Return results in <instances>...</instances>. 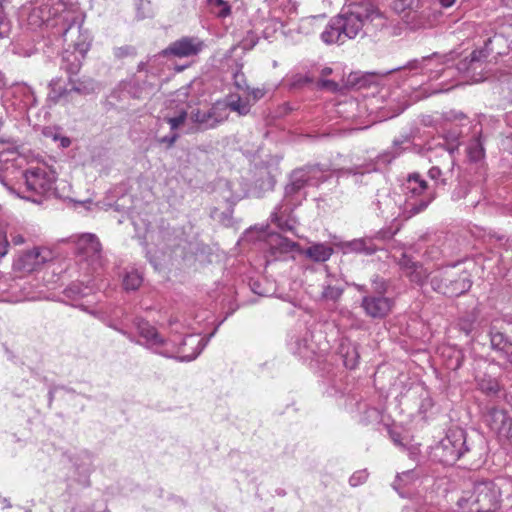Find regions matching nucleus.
<instances>
[{
	"instance_id": "f257e3e1",
	"label": "nucleus",
	"mask_w": 512,
	"mask_h": 512,
	"mask_svg": "<svg viewBox=\"0 0 512 512\" xmlns=\"http://www.w3.org/2000/svg\"><path fill=\"white\" fill-rule=\"evenodd\" d=\"M140 336L145 340V346L155 353L167 358H177L180 361L194 360L205 348L208 340L197 335H187L179 346L173 341L163 339L156 328L148 322L140 321L137 324Z\"/></svg>"
},
{
	"instance_id": "f03ea898",
	"label": "nucleus",
	"mask_w": 512,
	"mask_h": 512,
	"mask_svg": "<svg viewBox=\"0 0 512 512\" xmlns=\"http://www.w3.org/2000/svg\"><path fill=\"white\" fill-rule=\"evenodd\" d=\"M307 181L306 174L302 168L291 172L289 182L285 186L284 198L271 214V221L280 230L293 232L296 228L297 220L292 215V212L306 198L305 187L310 186Z\"/></svg>"
},
{
	"instance_id": "7ed1b4c3",
	"label": "nucleus",
	"mask_w": 512,
	"mask_h": 512,
	"mask_svg": "<svg viewBox=\"0 0 512 512\" xmlns=\"http://www.w3.org/2000/svg\"><path fill=\"white\" fill-rule=\"evenodd\" d=\"M501 495L494 481H481L462 491L457 506L462 512H494L500 506Z\"/></svg>"
},
{
	"instance_id": "20e7f679",
	"label": "nucleus",
	"mask_w": 512,
	"mask_h": 512,
	"mask_svg": "<svg viewBox=\"0 0 512 512\" xmlns=\"http://www.w3.org/2000/svg\"><path fill=\"white\" fill-rule=\"evenodd\" d=\"M404 219L423 212L436 198L435 187L430 186L419 174H410L403 184Z\"/></svg>"
},
{
	"instance_id": "39448f33",
	"label": "nucleus",
	"mask_w": 512,
	"mask_h": 512,
	"mask_svg": "<svg viewBox=\"0 0 512 512\" xmlns=\"http://www.w3.org/2000/svg\"><path fill=\"white\" fill-rule=\"evenodd\" d=\"M480 455L468 444L466 432L456 428L448 431L446 436L433 448V459L443 465H454L465 455Z\"/></svg>"
},
{
	"instance_id": "423d86ee",
	"label": "nucleus",
	"mask_w": 512,
	"mask_h": 512,
	"mask_svg": "<svg viewBox=\"0 0 512 512\" xmlns=\"http://www.w3.org/2000/svg\"><path fill=\"white\" fill-rule=\"evenodd\" d=\"M430 283L434 291L448 297H458L472 285L470 274L459 264L439 269L432 275Z\"/></svg>"
},
{
	"instance_id": "0eeeda50",
	"label": "nucleus",
	"mask_w": 512,
	"mask_h": 512,
	"mask_svg": "<svg viewBox=\"0 0 512 512\" xmlns=\"http://www.w3.org/2000/svg\"><path fill=\"white\" fill-rule=\"evenodd\" d=\"M56 182L55 171L44 163L31 165L23 172L24 193L23 198L33 202L39 200L35 197H45L54 193Z\"/></svg>"
},
{
	"instance_id": "6e6552de",
	"label": "nucleus",
	"mask_w": 512,
	"mask_h": 512,
	"mask_svg": "<svg viewBox=\"0 0 512 512\" xmlns=\"http://www.w3.org/2000/svg\"><path fill=\"white\" fill-rule=\"evenodd\" d=\"M379 16V10L371 2L352 5L349 10L337 15L345 41L364 34L363 27L367 20Z\"/></svg>"
},
{
	"instance_id": "1a4fd4ad",
	"label": "nucleus",
	"mask_w": 512,
	"mask_h": 512,
	"mask_svg": "<svg viewBox=\"0 0 512 512\" xmlns=\"http://www.w3.org/2000/svg\"><path fill=\"white\" fill-rule=\"evenodd\" d=\"M26 159L13 147L0 148V183L10 192H16V184L23 180Z\"/></svg>"
},
{
	"instance_id": "9d476101",
	"label": "nucleus",
	"mask_w": 512,
	"mask_h": 512,
	"mask_svg": "<svg viewBox=\"0 0 512 512\" xmlns=\"http://www.w3.org/2000/svg\"><path fill=\"white\" fill-rule=\"evenodd\" d=\"M74 243L75 253L80 262L87 263L94 270L102 265V246L95 234L78 235Z\"/></svg>"
},
{
	"instance_id": "9b49d317",
	"label": "nucleus",
	"mask_w": 512,
	"mask_h": 512,
	"mask_svg": "<svg viewBox=\"0 0 512 512\" xmlns=\"http://www.w3.org/2000/svg\"><path fill=\"white\" fill-rule=\"evenodd\" d=\"M227 105L217 101L207 109H192L189 118L199 130H209L217 127L228 119Z\"/></svg>"
},
{
	"instance_id": "f8f14e48",
	"label": "nucleus",
	"mask_w": 512,
	"mask_h": 512,
	"mask_svg": "<svg viewBox=\"0 0 512 512\" xmlns=\"http://www.w3.org/2000/svg\"><path fill=\"white\" fill-rule=\"evenodd\" d=\"M446 62V56H439L437 54H433L432 56L429 57L413 59L409 61L404 67L393 69L390 72L405 69L413 72L414 74H426L430 79L434 80L438 79L443 74L451 70L450 67L444 66Z\"/></svg>"
},
{
	"instance_id": "ddd939ff",
	"label": "nucleus",
	"mask_w": 512,
	"mask_h": 512,
	"mask_svg": "<svg viewBox=\"0 0 512 512\" xmlns=\"http://www.w3.org/2000/svg\"><path fill=\"white\" fill-rule=\"evenodd\" d=\"M67 26L62 31L63 42L68 48L86 55L91 47V37L87 31L82 30L80 24L76 23V19L64 18Z\"/></svg>"
},
{
	"instance_id": "4468645a",
	"label": "nucleus",
	"mask_w": 512,
	"mask_h": 512,
	"mask_svg": "<svg viewBox=\"0 0 512 512\" xmlns=\"http://www.w3.org/2000/svg\"><path fill=\"white\" fill-rule=\"evenodd\" d=\"M205 48L204 41L197 36H184L170 43L161 54L176 58H188L197 56Z\"/></svg>"
},
{
	"instance_id": "2eb2a0df",
	"label": "nucleus",
	"mask_w": 512,
	"mask_h": 512,
	"mask_svg": "<svg viewBox=\"0 0 512 512\" xmlns=\"http://www.w3.org/2000/svg\"><path fill=\"white\" fill-rule=\"evenodd\" d=\"M53 259L52 250L46 247H35L24 252L16 262L19 270L25 273H32L39 270L44 264Z\"/></svg>"
},
{
	"instance_id": "dca6fc26",
	"label": "nucleus",
	"mask_w": 512,
	"mask_h": 512,
	"mask_svg": "<svg viewBox=\"0 0 512 512\" xmlns=\"http://www.w3.org/2000/svg\"><path fill=\"white\" fill-rule=\"evenodd\" d=\"M394 301L384 295H364L361 300V307L365 314L373 319H383L392 310Z\"/></svg>"
},
{
	"instance_id": "f3484780",
	"label": "nucleus",
	"mask_w": 512,
	"mask_h": 512,
	"mask_svg": "<svg viewBox=\"0 0 512 512\" xmlns=\"http://www.w3.org/2000/svg\"><path fill=\"white\" fill-rule=\"evenodd\" d=\"M398 198H400V196ZM373 205L376 207V210L379 211V214L386 219L395 220L400 216L404 218L402 209L403 202L401 199H396L395 196L388 193L378 192Z\"/></svg>"
},
{
	"instance_id": "a211bd4d",
	"label": "nucleus",
	"mask_w": 512,
	"mask_h": 512,
	"mask_svg": "<svg viewBox=\"0 0 512 512\" xmlns=\"http://www.w3.org/2000/svg\"><path fill=\"white\" fill-rule=\"evenodd\" d=\"M486 423L499 436L512 438V419L502 409L492 408L486 415Z\"/></svg>"
},
{
	"instance_id": "6ab92c4d",
	"label": "nucleus",
	"mask_w": 512,
	"mask_h": 512,
	"mask_svg": "<svg viewBox=\"0 0 512 512\" xmlns=\"http://www.w3.org/2000/svg\"><path fill=\"white\" fill-rule=\"evenodd\" d=\"M398 264L404 275L418 285H422L428 277L427 270L420 263L413 261L406 253L401 254Z\"/></svg>"
},
{
	"instance_id": "aec40b11",
	"label": "nucleus",
	"mask_w": 512,
	"mask_h": 512,
	"mask_svg": "<svg viewBox=\"0 0 512 512\" xmlns=\"http://www.w3.org/2000/svg\"><path fill=\"white\" fill-rule=\"evenodd\" d=\"M490 43L491 39L489 38L485 41L484 48L472 51L469 58H465L458 63L457 69L465 73H474L478 68H482L484 61L491 52V50L488 49Z\"/></svg>"
},
{
	"instance_id": "412c9836",
	"label": "nucleus",
	"mask_w": 512,
	"mask_h": 512,
	"mask_svg": "<svg viewBox=\"0 0 512 512\" xmlns=\"http://www.w3.org/2000/svg\"><path fill=\"white\" fill-rule=\"evenodd\" d=\"M85 56L86 55H82L80 52L67 47L62 53L60 67L69 77L74 76L80 71Z\"/></svg>"
},
{
	"instance_id": "4be33fe9",
	"label": "nucleus",
	"mask_w": 512,
	"mask_h": 512,
	"mask_svg": "<svg viewBox=\"0 0 512 512\" xmlns=\"http://www.w3.org/2000/svg\"><path fill=\"white\" fill-rule=\"evenodd\" d=\"M452 199L459 201L468 199L469 206L475 208L481 200L479 189L468 182H459L452 192Z\"/></svg>"
},
{
	"instance_id": "5701e85b",
	"label": "nucleus",
	"mask_w": 512,
	"mask_h": 512,
	"mask_svg": "<svg viewBox=\"0 0 512 512\" xmlns=\"http://www.w3.org/2000/svg\"><path fill=\"white\" fill-rule=\"evenodd\" d=\"M320 38L327 45H341L346 42L337 16L330 19L324 30L321 32Z\"/></svg>"
},
{
	"instance_id": "b1692460",
	"label": "nucleus",
	"mask_w": 512,
	"mask_h": 512,
	"mask_svg": "<svg viewBox=\"0 0 512 512\" xmlns=\"http://www.w3.org/2000/svg\"><path fill=\"white\" fill-rule=\"evenodd\" d=\"M459 143L457 139H454L453 141L449 142L447 139L444 140V142L436 143L435 145H432L431 143H428L425 147L426 156L430 161H432L433 157L447 155L450 159H452L453 153L458 149Z\"/></svg>"
},
{
	"instance_id": "393cba45",
	"label": "nucleus",
	"mask_w": 512,
	"mask_h": 512,
	"mask_svg": "<svg viewBox=\"0 0 512 512\" xmlns=\"http://www.w3.org/2000/svg\"><path fill=\"white\" fill-rule=\"evenodd\" d=\"M346 249L350 252L372 255L380 249V246L374 242V238L366 236L349 241Z\"/></svg>"
},
{
	"instance_id": "a878e982",
	"label": "nucleus",
	"mask_w": 512,
	"mask_h": 512,
	"mask_svg": "<svg viewBox=\"0 0 512 512\" xmlns=\"http://www.w3.org/2000/svg\"><path fill=\"white\" fill-rule=\"evenodd\" d=\"M154 90L152 84L147 81L133 79L123 84V91L135 99H144L148 97Z\"/></svg>"
},
{
	"instance_id": "bb28decb",
	"label": "nucleus",
	"mask_w": 512,
	"mask_h": 512,
	"mask_svg": "<svg viewBox=\"0 0 512 512\" xmlns=\"http://www.w3.org/2000/svg\"><path fill=\"white\" fill-rule=\"evenodd\" d=\"M333 252L334 250L329 244L313 243L303 251V254L315 262H325L331 257Z\"/></svg>"
},
{
	"instance_id": "cd10ccee",
	"label": "nucleus",
	"mask_w": 512,
	"mask_h": 512,
	"mask_svg": "<svg viewBox=\"0 0 512 512\" xmlns=\"http://www.w3.org/2000/svg\"><path fill=\"white\" fill-rule=\"evenodd\" d=\"M68 83L71 86V90L74 93L80 95H90L95 93L98 90L97 82L89 77H82L79 79H74L72 76L68 77Z\"/></svg>"
},
{
	"instance_id": "c85d7f7f",
	"label": "nucleus",
	"mask_w": 512,
	"mask_h": 512,
	"mask_svg": "<svg viewBox=\"0 0 512 512\" xmlns=\"http://www.w3.org/2000/svg\"><path fill=\"white\" fill-rule=\"evenodd\" d=\"M49 89L48 98L53 103H68L70 101V95L72 93L71 87H63L59 78H54L50 81Z\"/></svg>"
},
{
	"instance_id": "c756f323",
	"label": "nucleus",
	"mask_w": 512,
	"mask_h": 512,
	"mask_svg": "<svg viewBox=\"0 0 512 512\" xmlns=\"http://www.w3.org/2000/svg\"><path fill=\"white\" fill-rule=\"evenodd\" d=\"M343 292L344 289L337 280L328 278L322 284L321 299L336 302L341 298Z\"/></svg>"
},
{
	"instance_id": "7c9ffc66",
	"label": "nucleus",
	"mask_w": 512,
	"mask_h": 512,
	"mask_svg": "<svg viewBox=\"0 0 512 512\" xmlns=\"http://www.w3.org/2000/svg\"><path fill=\"white\" fill-rule=\"evenodd\" d=\"M406 23L411 30L426 29L433 26V23L430 20V14L425 10L410 13L407 16Z\"/></svg>"
},
{
	"instance_id": "2f4dec72",
	"label": "nucleus",
	"mask_w": 512,
	"mask_h": 512,
	"mask_svg": "<svg viewBox=\"0 0 512 512\" xmlns=\"http://www.w3.org/2000/svg\"><path fill=\"white\" fill-rule=\"evenodd\" d=\"M491 347L495 350L504 352L510 357L512 353V343L501 332L495 331V327H491L489 331Z\"/></svg>"
},
{
	"instance_id": "473e14b6",
	"label": "nucleus",
	"mask_w": 512,
	"mask_h": 512,
	"mask_svg": "<svg viewBox=\"0 0 512 512\" xmlns=\"http://www.w3.org/2000/svg\"><path fill=\"white\" fill-rule=\"evenodd\" d=\"M340 354L343 358V363L346 368L354 369L357 367L360 355L355 344H342L340 347Z\"/></svg>"
},
{
	"instance_id": "72a5a7b5",
	"label": "nucleus",
	"mask_w": 512,
	"mask_h": 512,
	"mask_svg": "<svg viewBox=\"0 0 512 512\" xmlns=\"http://www.w3.org/2000/svg\"><path fill=\"white\" fill-rule=\"evenodd\" d=\"M323 19L324 16H310L302 18L297 25L296 31L297 33L305 36L311 35L321 28V22Z\"/></svg>"
},
{
	"instance_id": "f704fd0d",
	"label": "nucleus",
	"mask_w": 512,
	"mask_h": 512,
	"mask_svg": "<svg viewBox=\"0 0 512 512\" xmlns=\"http://www.w3.org/2000/svg\"><path fill=\"white\" fill-rule=\"evenodd\" d=\"M302 170H304L310 186H318L328 178L325 171L319 165H307L302 167Z\"/></svg>"
},
{
	"instance_id": "c9c22d12",
	"label": "nucleus",
	"mask_w": 512,
	"mask_h": 512,
	"mask_svg": "<svg viewBox=\"0 0 512 512\" xmlns=\"http://www.w3.org/2000/svg\"><path fill=\"white\" fill-rule=\"evenodd\" d=\"M91 291L92 290L89 286L83 285L79 282H73L65 288L63 293L67 298L73 301H78L81 298L88 296Z\"/></svg>"
},
{
	"instance_id": "e433bc0d",
	"label": "nucleus",
	"mask_w": 512,
	"mask_h": 512,
	"mask_svg": "<svg viewBox=\"0 0 512 512\" xmlns=\"http://www.w3.org/2000/svg\"><path fill=\"white\" fill-rule=\"evenodd\" d=\"M227 110L237 112L240 116H245L250 112L251 106L248 101L242 100L238 95H230L227 103Z\"/></svg>"
},
{
	"instance_id": "4c0bfd02",
	"label": "nucleus",
	"mask_w": 512,
	"mask_h": 512,
	"mask_svg": "<svg viewBox=\"0 0 512 512\" xmlns=\"http://www.w3.org/2000/svg\"><path fill=\"white\" fill-rule=\"evenodd\" d=\"M142 282V274L137 270H131L124 275L123 287L126 291H135L141 286Z\"/></svg>"
},
{
	"instance_id": "58836bf2",
	"label": "nucleus",
	"mask_w": 512,
	"mask_h": 512,
	"mask_svg": "<svg viewBox=\"0 0 512 512\" xmlns=\"http://www.w3.org/2000/svg\"><path fill=\"white\" fill-rule=\"evenodd\" d=\"M419 478V474L415 470H407L402 473H399L396 476L395 481L393 482V487L395 490L402 489L410 484H412L415 480Z\"/></svg>"
},
{
	"instance_id": "ea45409f",
	"label": "nucleus",
	"mask_w": 512,
	"mask_h": 512,
	"mask_svg": "<svg viewBox=\"0 0 512 512\" xmlns=\"http://www.w3.org/2000/svg\"><path fill=\"white\" fill-rule=\"evenodd\" d=\"M211 12L220 18H225L231 14V6L224 0H207Z\"/></svg>"
},
{
	"instance_id": "a19ab883",
	"label": "nucleus",
	"mask_w": 512,
	"mask_h": 512,
	"mask_svg": "<svg viewBox=\"0 0 512 512\" xmlns=\"http://www.w3.org/2000/svg\"><path fill=\"white\" fill-rule=\"evenodd\" d=\"M332 73V69L329 67H325L321 71V78L319 79L317 86L321 89H326L332 92H337L341 90L343 85L339 84L335 80H327L324 77L330 75Z\"/></svg>"
},
{
	"instance_id": "79ce46f5",
	"label": "nucleus",
	"mask_w": 512,
	"mask_h": 512,
	"mask_svg": "<svg viewBox=\"0 0 512 512\" xmlns=\"http://www.w3.org/2000/svg\"><path fill=\"white\" fill-rule=\"evenodd\" d=\"M15 93H19L23 96V106L24 108H30L32 106H35L37 103L36 96L34 94V91L31 87L23 84L18 85L15 89Z\"/></svg>"
},
{
	"instance_id": "37998d69",
	"label": "nucleus",
	"mask_w": 512,
	"mask_h": 512,
	"mask_svg": "<svg viewBox=\"0 0 512 512\" xmlns=\"http://www.w3.org/2000/svg\"><path fill=\"white\" fill-rule=\"evenodd\" d=\"M467 154L473 162L480 161L484 157V148L479 138H475L469 143Z\"/></svg>"
},
{
	"instance_id": "c03bdc74",
	"label": "nucleus",
	"mask_w": 512,
	"mask_h": 512,
	"mask_svg": "<svg viewBox=\"0 0 512 512\" xmlns=\"http://www.w3.org/2000/svg\"><path fill=\"white\" fill-rule=\"evenodd\" d=\"M9 224L4 221H0V257L7 255L9 250Z\"/></svg>"
},
{
	"instance_id": "a18cd8bd",
	"label": "nucleus",
	"mask_w": 512,
	"mask_h": 512,
	"mask_svg": "<svg viewBox=\"0 0 512 512\" xmlns=\"http://www.w3.org/2000/svg\"><path fill=\"white\" fill-rule=\"evenodd\" d=\"M476 320L477 315L475 313H471L467 316L460 318L458 322L459 330L464 332L467 336H469L471 332L474 330Z\"/></svg>"
},
{
	"instance_id": "49530a36",
	"label": "nucleus",
	"mask_w": 512,
	"mask_h": 512,
	"mask_svg": "<svg viewBox=\"0 0 512 512\" xmlns=\"http://www.w3.org/2000/svg\"><path fill=\"white\" fill-rule=\"evenodd\" d=\"M372 294L371 295H384L388 290V282L376 275L371 280Z\"/></svg>"
},
{
	"instance_id": "de8ad7c7",
	"label": "nucleus",
	"mask_w": 512,
	"mask_h": 512,
	"mask_svg": "<svg viewBox=\"0 0 512 512\" xmlns=\"http://www.w3.org/2000/svg\"><path fill=\"white\" fill-rule=\"evenodd\" d=\"M404 142H408V139L405 138L404 140L402 141H394L393 142V146L391 147V149L385 154L383 155L381 158H382V162H391L392 159L396 158L397 156H399L406 148H401V145L404 143Z\"/></svg>"
},
{
	"instance_id": "09e8293b",
	"label": "nucleus",
	"mask_w": 512,
	"mask_h": 512,
	"mask_svg": "<svg viewBox=\"0 0 512 512\" xmlns=\"http://www.w3.org/2000/svg\"><path fill=\"white\" fill-rule=\"evenodd\" d=\"M450 359L447 361L446 366L450 370H457L462 366L463 355L460 350L448 349Z\"/></svg>"
},
{
	"instance_id": "8fccbe9b",
	"label": "nucleus",
	"mask_w": 512,
	"mask_h": 512,
	"mask_svg": "<svg viewBox=\"0 0 512 512\" xmlns=\"http://www.w3.org/2000/svg\"><path fill=\"white\" fill-rule=\"evenodd\" d=\"M397 231H398V228H396V229H392L391 227L383 228V229L379 230L378 232H376L371 237L374 238V242L379 245V243H383V242H386V241L392 239L393 236L397 233Z\"/></svg>"
},
{
	"instance_id": "3c124183",
	"label": "nucleus",
	"mask_w": 512,
	"mask_h": 512,
	"mask_svg": "<svg viewBox=\"0 0 512 512\" xmlns=\"http://www.w3.org/2000/svg\"><path fill=\"white\" fill-rule=\"evenodd\" d=\"M295 353L303 358H308L309 353H314V349L308 344L306 338L300 339L296 341Z\"/></svg>"
},
{
	"instance_id": "603ef678",
	"label": "nucleus",
	"mask_w": 512,
	"mask_h": 512,
	"mask_svg": "<svg viewBox=\"0 0 512 512\" xmlns=\"http://www.w3.org/2000/svg\"><path fill=\"white\" fill-rule=\"evenodd\" d=\"M113 54L116 58L123 59L126 57H135L137 52L135 47L131 45H125L115 48L113 50Z\"/></svg>"
},
{
	"instance_id": "864d4df0",
	"label": "nucleus",
	"mask_w": 512,
	"mask_h": 512,
	"mask_svg": "<svg viewBox=\"0 0 512 512\" xmlns=\"http://www.w3.org/2000/svg\"><path fill=\"white\" fill-rule=\"evenodd\" d=\"M415 3V0H392L391 8L397 14H401L408 9H411Z\"/></svg>"
},
{
	"instance_id": "5fc2aeb1",
	"label": "nucleus",
	"mask_w": 512,
	"mask_h": 512,
	"mask_svg": "<svg viewBox=\"0 0 512 512\" xmlns=\"http://www.w3.org/2000/svg\"><path fill=\"white\" fill-rule=\"evenodd\" d=\"M136 5L140 18H147L152 15L151 2L149 0H137Z\"/></svg>"
},
{
	"instance_id": "6e6d98bb",
	"label": "nucleus",
	"mask_w": 512,
	"mask_h": 512,
	"mask_svg": "<svg viewBox=\"0 0 512 512\" xmlns=\"http://www.w3.org/2000/svg\"><path fill=\"white\" fill-rule=\"evenodd\" d=\"M429 177L435 181L436 186H445L447 184L446 179L442 177V171L439 167L433 166L428 171Z\"/></svg>"
},
{
	"instance_id": "4d7b16f0",
	"label": "nucleus",
	"mask_w": 512,
	"mask_h": 512,
	"mask_svg": "<svg viewBox=\"0 0 512 512\" xmlns=\"http://www.w3.org/2000/svg\"><path fill=\"white\" fill-rule=\"evenodd\" d=\"M187 118V112L182 111L179 113V115L175 117H170L167 119L168 124L170 125V128L172 131L179 128L182 124H184L185 120Z\"/></svg>"
},
{
	"instance_id": "13d9d810",
	"label": "nucleus",
	"mask_w": 512,
	"mask_h": 512,
	"mask_svg": "<svg viewBox=\"0 0 512 512\" xmlns=\"http://www.w3.org/2000/svg\"><path fill=\"white\" fill-rule=\"evenodd\" d=\"M368 473L366 470L355 472L349 479L351 486H358L366 481Z\"/></svg>"
},
{
	"instance_id": "bf43d9fd",
	"label": "nucleus",
	"mask_w": 512,
	"mask_h": 512,
	"mask_svg": "<svg viewBox=\"0 0 512 512\" xmlns=\"http://www.w3.org/2000/svg\"><path fill=\"white\" fill-rule=\"evenodd\" d=\"M278 246L281 248V250L288 252L296 249L298 247V244L292 240H289L287 238H278Z\"/></svg>"
},
{
	"instance_id": "052dcab7",
	"label": "nucleus",
	"mask_w": 512,
	"mask_h": 512,
	"mask_svg": "<svg viewBox=\"0 0 512 512\" xmlns=\"http://www.w3.org/2000/svg\"><path fill=\"white\" fill-rule=\"evenodd\" d=\"M234 84L240 90H248L249 86L242 72H236L234 74Z\"/></svg>"
},
{
	"instance_id": "680f3d73",
	"label": "nucleus",
	"mask_w": 512,
	"mask_h": 512,
	"mask_svg": "<svg viewBox=\"0 0 512 512\" xmlns=\"http://www.w3.org/2000/svg\"><path fill=\"white\" fill-rule=\"evenodd\" d=\"M42 134H43L46 138H51L53 141H58V139H59V135H60V132H59V128H55V127H45V128H43V130H42Z\"/></svg>"
},
{
	"instance_id": "e2e57ef3",
	"label": "nucleus",
	"mask_w": 512,
	"mask_h": 512,
	"mask_svg": "<svg viewBox=\"0 0 512 512\" xmlns=\"http://www.w3.org/2000/svg\"><path fill=\"white\" fill-rule=\"evenodd\" d=\"M8 28V20L3 11L2 0H0V38L4 37V34Z\"/></svg>"
},
{
	"instance_id": "0e129e2a",
	"label": "nucleus",
	"mask_w": 512,
	"mask_h": 512,
	"mask_svg": "<svg viewBox=\"0 0 512 512\" xmlns=\"http://www.w3.org/2000/svg\"><path fill=\"white\" fill-rule=\"evenodd\" d=\"M9 235L14 245H22L25 243V239L21 233L15 231L13 227L9 225Z\"/></svg>"
},
{
	"instance_id": "69168bd1",
	"label": "nucleus",
	"mask_w": 512,
	"mask_h": 512,
	"mask_svg": "<svg viewBox=\"0 0 512 512\" xmlns=\"http://www.w3.org/2000/svg\"><path fill=\"white\" fill-rule=\"evenodd\" d=\"M245 91L253 98L254 101L260 100L265 95V91L261 88H249Z\"/></svg>"
},
{
	"instance_id": "338daca9",
	"label": "nucleus",
	"mask_w": 512,
	"mask_h": 512,
	"mask_svg": "<svg viewBox=\"0 0 512 512\" xmlns=\"http://www.w3.org/2000/svg\"><path fill=\"white\" fill-rule=\"evenodd\" d=\"M177 138H178L177 133H171L168 136H164V137L160 138L158 141H159V143H164V144H167L168 147H171L176 142Z\"/></svg>"
},
{
	"instance_id": "774afa93",
	"label": "nucleus",
	"mask_w": 512,
	"mask_h": 512,
	"mask_svg": "<svg viewBox=\"0 0 512 512\" xmlns=\"http://www.w3.org/2000/svg\"><path fill=\"white\" fill-rule=\"evenodd\" d=\"M481 389L489 393H495L498 391V383L496 381H489L487 386L481 385Z\"/></svg>"
}]
</instances>
